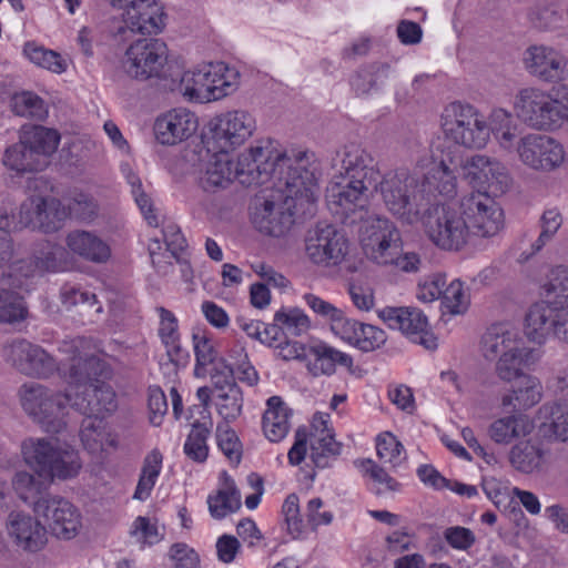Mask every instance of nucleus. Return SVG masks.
I'll use <instances>...</instances> for the list:
<instances>
[{
	"label": "nucleus",
	"instance_id": "obj_1",
	"mask_svg": "<svg viewBox=\"0 0 568 568\" xmlns=\"http://www.w3.org/2000/svg\"><path fill=\"white\" fill-rule=\"evenodd\" d=\"M306 153L298 152L295 163L290 158L280 159L274 171L278 176L266 195L255 200L251 213L255 227L270 236L285 235L294 224V215H312L320 187L314 170L307 168Z\"/></svg>",
	"mask_w": 568,
	"mask_h": 568
},
{
	"label": "nucleus",
	"instance_id": "obj_2",
	"mask_svg": "<svg viewBox=\"0 0 568 568\" xmlns=\"http://www.w3.org/2000/svg\"><path fill=\"white\" fill-rule=\"evenodd\" d=\"M59 351L65 354L69 368L63 377L72 390L71 408L85 417L104 418L118 408L116 395L101 378L109 375L106 363L91 352L83 337L63 341Z\"/></svg>",
	"mask_w": 568,
	"mask_h": 568
},
{
	"label": "nucleus",
	"instance_id": "obj_3",
	"mask_svg": "<svg viewBox=\"0 0 568 568\" xmlns=\"http://www.w3.org/2000/svg\"><path fill=\"white\" fill-rule=\"evenodd\" d=\"M359 242L367 260L378 266H390L404 273H417L422 267L420 255L403 252L400 230L384 215L369 216L363 221Z\"/></svg>",
	"mask_w": 568,
	"mask_h": 568
},
{
	"label": "nucleus",
	"instance_id": "obj_4",
	"mask_svg": "<svg viewBox=\"0 0 568 568\" xmlns=\"http://www.w3.org/2000/svg\"><path fill=\"white\" fill-rule=\"evenodd\" d=\"M481 355L495 361V373L504 382H513L520 369L535 365L540 353L526 345L519 332L508 324H494L487 328L480 341Z\"/></svg>",
	"mask_w": 568,
	"mask_h": 568
},
{
	"label": "nucleus",
	"instance_id": "obj_5",
	"mask_svg": "<svg viewBox=\"0 0 568 568\" xmlns=\"http://www.w3.org/2000/svg\"><path fill=\"white\" fill-rule=\"evenodd\" d=\"M373 187L393 217L406 225L419 223L427 203L416 172L407 169L388 171Z\"/></svg>",
	"mask_w": 568,
	"mask_h": 568
},
{
	"label": "nucleus",
	"instance_id": "obj_6",
	"mask_svg": "<svg viewBox=\"0 0 568 568\" xmlns=\"http://www.w3.org/2000/svg\"><path fill=\"white\" fill-rule=\"evenodd\" d=\"M517 119L535 130L551 131L568 122V84L549 91L538 87L520 89L514 99Z\"/></svg>",
	"mask_w": 568,
	"mask_h": 568
},
{
	"label": "nucleus",
	"instance_id": "obj_7",
	"mask_svg": "<svg viewBox=\"0 0 568 568\" xmlns=\"http://www.w3.org/2000/svg\"><path fill=\"white\" fill-rule=\"evenodd\" d=\"M24 463L38 475L53 484L75 478L82 469L79 452L69 444L47 438H28L22 442Z\"/></svg>",
	"mask_w": 568,
	"mask_h": 568
},
{
	"label": "nucleus",
	"instance_id": "obj_8",
	"mask_svg": "<svg viewBox=\"0 0 568 568\" xmlns=\"http://www.w3.org/2000/svg\"><path fill=\"white\" fill-rule=\"evenodd\" d=\"M23 412L45 433L59 434L67 428L72 390H55L48 386L28 382L18 389Z\"/></svg>",
	"mask_w": 568,
	"mask_h": 568
},
{
	"label": "nucleus",
	"instance_id": "obj_9",
	"mask_svg": "<svg viewBox=\"0 0 568 568\" xmlns=\"http://www.w3.org/2000/svg\"><path fill=\"white\" fill-rule=\"evenodd\" d=\"M464 220L465 216L456 202L425 207L419 222L426 236L436 247L458 252L469 242L468 229Z\"/></svg>",
	"mask_w": 568,
	"mask_h": 568
},
{
	"label": "nucleus",
	"instance_id": "obj_10",
	"mask_svg": "<svg viewBox=\"0 0 568 568\" xmlns=\"http://www.w3.org/2000/svg\"><path fill=\"white\" fill-rule=\"evenodd\" d=\"M489 122L474 105L462 102L448 104L442 115L445 135L466 149H484L490 140Z\"/></svg>",
	"mask_w": 568,
	"mask_h": 568
},
{
	"label": "nucleus",
	"instance_id": "obj_11",
	"mask_svg": "<svg viewBox=\"0 0 568 568\" xmlns=\"http://www.w3.org/2000/svg\"><path fill=\"white\" fill-rule=\"evenodd\" d=\"M310 442V457L317 468H326L341 454L342 445L335 440L328 419L321 414H315L311 425V433L305 428H298L295 440L287 457L291 465H300L307 453Z\"/></svg>",
	"mask_w": 568,
	"mask_h": 568
},
{
	"label": "nucleus",
	"instance_id": "obj_12",
	"mask_svg": "<svg viewBox=\"0 0 568 568\" xmlns=\"http://www.w3.org/2000/svg\"><path fill=\"white\" fill-rule=\"evenodd\" d=\"M176 62L168 60V48L158 39H141L132 43L125 51L123 69L136 80L158 78L169 83L173 77L171 67Z\"/></svg>",
	"mask_w": 568,
	"mask_h": 568
},
{
	"label": "nucleus",
	"instance_id": "obj_13",
	"mask_svg": "<svg viewBox=\"0 0 568 568\" xmlns=\"http://www.w3.org/2000/svg\"><path fill=\"white\" fill-rule=\"evenodd\" d=\"M470 239L489 240L504 229V212L498 203L484 193H469L458 201Z\"/></svg>",
	"mask_w": 568,
	"mask_h": 568
},
{
	"label": "nucleus",
	"instance_id": "obj_14",
	"mask_svg": "<svg viewBox=\"0 0 568 568\" xmlns=\"http://www.w3.org/2000/svg\"><path fill=\"white\" fill-rule=\"evenodd\" d=\"M67 260L65 250L54 243H41L33 252L31 258L17 261L9 267V286L20 291H29L31 280L47 272L64 270Z\"/></svg>",
	"mask_w": 568,
	"mask_h": 568
},
{
	"label": "nucleus",
	"instance_id": "obj_15",
	"mask_svg": "<svg viewBox=\"0 0 568 568\" xmlns=\"http://www.w3.org/2000/svg\"><path fill=\"white\" fill-rule=\"evenodd\" d=\"M348 252V239L332 224L318 223L306 234L305 255L317 266L336 267L345 261Z\"/></svg>",
	"mask_w": 568,
	"mask_h": 568
},
{
	"label": "nucleus",
	"instance_id": "obj_16",
	"mask_svg": "<svg viewBox=\"0 0 568 568\" xmlns=\"http://www.w3.org/2000/svg\"><path fill=\"white\" fill-rule=\"evenodd\" d=\"M465 180L476 192L498 196L511 185V176L506 165L495 158L476 154L459 164Z\"/></svg>",
	"mask_w": 568,
	"mask_h": 568
},
{
	"label": "nucleus",
	"instance_id": "obj_17",
	"mask_svg": "<svg viewBox=\"0 0 568 568\" xmlns=\"http://www.w3.org/2000/svg\"><path fill=\"white\" fill-rule=\"evenodd\" d=\"M255 129V119L247 111H227L211 120L209 144L212 150L230 153L251 138Z\"/></svg>",
	"mask_w": 568,
	"mask_h": 568
},
{
	"label": "nucleus",
	"instance_id": "obj_18",
	"mask_svg": "<svg viewBox=\"0 0 568 568\" xmlns=\"http://www.w3.org/2000/svg\"><path fill=\"white\" fill-rule=\"evenodd\" d=\"M524 69L534 78L546 83H559L568 77V57L559 48L534 43L523 53Z\"/></svg>",
	"mask_w": 568,
	"mask_h": 568
},
{
	"label": "nucleus",
	"instance_id": "obj_19",
	"mask_svg": "<svg viewBox=\"0 0 568 568\" xmlns=\"http://www.w3.org/2000/svg\"><path fill=\"white\" fill-rule=\"evenodd\" d=\"M518 160L534 171L549 172L565 159L562 145L549 135L527 133L516 145Z\"/></svg>",
	"mask_w": 568,
	"mask_h": 568
},
{
	"label": "nucleus",
	"instance_id": "obj_20",
	"mask_svg": "<svg viewBox=\"0 0 568 568\" xmlns=\"http://www.w3.org/2000/svg\"><path fill=\"white\" fill-rule=\"evenodd\" d=\"M379 317L392 329L400 331L413 343L428 351L437 348V337L429 328L426 315L416 307H385Z\"/></svg>",
	"mask_w": 568,
	"mask_h": 568
},
{
	"label": "nucleus",
	"instance_id": "obj_21",
	"mask_svg": "<svg viewBox=\"0 0 568 568\" xmlns=\"http://www.w3.org/2000/svg\"><path fill=\"white\" fill-rule=\"evenodd\" d=\"M63 216L64 211L60 207L59 199L32 195L20 204L16 225L17 230L30 227L50 233L61 227Z\"/></svg>",
	"mask_w": 568,
	"mask_h": 568
},
{
	"label": "nucleus",
	"instance_id": "obj_22",
	"mask_svg": "<svg viewBox=\"0 0 568 568\" xmlns=\"http://www.w3.org/2000/svg\"><path fill=\"white\" fill-rule=\"evenodd\" d=\"M526 328L534 341L554 336L568 343V305L534 304L526 315Z\"/></svg>",
	"mask_w": 568,
	"mask_h": 568
},
{
	"label": "nucleus",
	"instance_id": "obj_23",
	"mask_svg": "<svg viewBox=\"0 0 568 568\" xmlns=\"http://www.w3.org/2000/svg\"><path fill=\"white\" fill-rule=\"evenodd\" d=\"M36 514L42 516L52 530V534L64 540L74 538L81 528V515L69 500L48 495L36 506Z\"/></svg>",
	"mask_w": 568,
	"mask_h": 568
},
{
	"label": "nucleus",
	"instance_id": "obj_24",
	"mask_svg": "<svg viewBox=\"0 0 568 568\" xmlns=\"http://www.w3.org/2000/svg\"><path fill=\"white\" fill-rule=\"evenodd\" d=\"M4 526L11 542L24 552H39L48 544L45 526L30 514L11 511L6 519Z\"/></svg>",
	"mask_w": 568,
	"mask_h": 568
},
{
	"label": "nucleus",
	"instance_id": "obj_25",
	"mask_svg": "<svg viewBox=\"0 0 568 568\" xmlns=\"http://www.w3.org/2000/svg\"><path fill=\"white\" fill-rule=\"evenodd\" d=\"M371 187L373 186L352 183L343 178L341 181H333L326 190L327 206L341 220L349 219L366 209Z\"/></svg>",
	"mask_w": 568,
	"mask_h": 568
},
{
	"label": "nucleus",
	"instance_id": "obj_26",
	"mask_svg": "<svg viewBox=\"0 0 568 568\" xmlns=\"http://www.w3.org/2000/svg\"><path fill=\"white\" fill-rule=\"evenodd\" d=\"M199 126L197 116L185 108H174L154 122V135L163 145H175L192 136Z\"/></svg>",
	"mask_w": 568,
	"mask_h": 568
},
{
	"label": "nucleus",
	"instance_id": "obj_27",
	"mask_svg": "<svg viewBox=\"0 0 568 568\" xmlns=\"http://www.w3.org/2000/svg\"><path fill=\"white\" fill-rule=\"evenodd\" d=\"M171 71H173V77L169 83H163L164 89L172 92H179L190 101H211V77L209 75V63L190 71H183L176 63V65L171 67Z\"/></svg>",
	"mask_w": 568,
	"mask_h": 568
},
{
	"label": "nucleus",
	"instance_id": "obj_28",
	"mask_svg": "<svg viewBox=\"0 0 568 568\" xmlns=\"http://www.w3.org/2000/svg\"><path fill=\"white\" fill-rule=\"evenodd\" d=\"M341 162L344 171L343 180L373 186L381 178L374 158L359 144L345 145Z\"/></svg>",
	"mask_w": 568,
	"mask_h": 568
},
{
	"label": "nucleus",
	"instance_id": "obj_29",
	"mask_svg": "<svg viewBox=\"0 0 568 568\" xmlns=\"http://www.w3.org/2000/svg\"><path fill=\"white\" fill-rule=\"evenodd\" d=\"M337 365L352 371L353 358L323 342L308 345L306 368L313 377L331 376L335 374Z\"/></svg>",
	"mask_w": 568,
	"mask_h": 568
},
{
	"label": "nucleus",
	"instance_id": "obj_30",
	"mask_svg": "<svg viewBox=\"0 0 568 568\" xmlns=\"http://www.w3.org/2000/svg\"><path fill=\"white\" fill-rule=\"evenodd\" d=\"M124 24L135 33L158 34L164 28L163 8L155 1H139L136 6L126 9Z\"/></svg>",
	"mask_w": 568,
	"mask_h": 568
},
{
	"label": "nucleus",
	"instance_id": "obj_31",
	"mask_svg": "<svg viewBox=\"0 0 568 568\" xmlns=\"http://www.w3.org/2000/svg\"><path fill=\"white\" fill-rule=\"evenodd\" d=\"M214 152L200 176V183L205 191L226 187L236 175L243 174L239 164L233 162L229 152L219 150H214Z\"/></svg>",
	"mask_w": 568,
	"mask_h": 568
},
{
	"label": "nucleus",
	"instance_id": "obj_32",
	"mask_svg": "<svg viewBox=\"0 0 568 568\" xmlns=\"http://www.w3.org/2000/svg\"><path fill=\"white\" fill-rule=\"evenodd\" d=\"M458 163H455L453 159L440 160L438 163H434L432 169L420 178V186L425 190V193H438L444 196H455L457 193V176L455 171Z\"/></svg>",
	"mask_w": 568,
	"mask_h": 568
},
{
	"label": "nucleus",
	"instance_id": "obj_33",
	"mask_svg": "<svg viewBox=\"0 0 568 568\" xmlns=\"http://www.w3.org/2000/svg\"><path fill=\"white\" fill-rule=\"evenodd\" d=\"M80 439L90 454H99L108 448H116L119 445L116 435L103 418L85 417L81 424Z\"/></svg>",
	"mask_w": 568,
	"mask_h": 568
},
{
	"label": "nucleus",
	"instance_id": "obj_34",
	"mask_svg": "<svg viewBox=\"0 0 568 568\" xmlns=\"http://www.w3.org/2000/svg\"><path fill=\"white\" fill-rule=\"evenodd\" d=\"M65 243L71 252L94 263H104L111 255L109 245L98 235L88 231L70 232Z\"/></svg>",
	"mask_w": 568,
	"mask_h": 568
},
{
	"label": "nucleus",
	"instance_id": "obj_35",
	"mask_svg": "<svg viewBox=\"0 0 568 568\" xmlns=\"http://www.w3.org/2000/svg\"><path fill=\"white\" fill-rule=\"evenodd\" d=\"M514 381L517 383L511 389V394L501 398L503 406L514 405L518 409H527L541 400L542 384L538 377L525 374L524 369H520V374Z\"/></svg>",
	"mask_w": 568,
	"mask_h": 568
},
{
	"label": "nucleus",
	"instance_id": "obj_36",
	"mask_svg": "<svg viewBox=\"0 0 568 568\" xmlns=\"http://www.w3.org/2000/svg\"><path fill=\"white\" fill-rule=\"evenodd\" d=\"M534 423L523 415H510L494 420L488 427L489 438L500 445H508L515 439L530 435Z\"/></svg>",
	"mask_w": 568,
	"mask_h": 568
},
{
	"label": "nucleus",
	"instance_id": "obj_37",
	"mask_svg": "<svg viewBox=\"0 0 568 568\" xmlns=\"http://www.w3.org/2000/svg\"><path fill=\"white\" fill-rule=\"evenodd\" d=\"M266 405L262 420L263 432L270 442H281L290 430L292 412L278 396L268 398Z\"/></svg>",
	"mask_w": 568,
	"mask_h": 568
},
{
	"label": "nucleus",
	"instance_id": "obj_38",
	"mask_svg": "<svg viewBox=\"0 0 568 568\" xmlns=\"http://www.w3.org/2000/svg\"><path fill=\"white\" fill-rule=\"evenodd\" d=\"M21 138L27 143L34 156L45 169L50 162L51 155L57 151L60 135L55 130L44 126H31L24 129Z\"/></svg>",
	"mask_w": 568,
	"mask_h": 568
},
{
	"label": "nucleus",
	"instance_id": "obj_39",
	"mask_svg": "<svg viewBox=\"0 0 568 568\" xmlns=\"http://www.w3.org/2000/svg\"><path fill=\"white\" fill-rule=\"evenodd\" d=\"M490 135L493 134L499 148L504 151L516 152L519 136L518 125L510 112L505 109H495L489 115Z\"/></svg>",
	"mask_w": 568,
	"mask_h": 568
},
{
	"label": "nucleus",
	"instance_id": "obj_40",
	"mask_svg": "<svg viewBox=\"0 0 568 568\" xmlns=\"http://www.w3.org/2000/svg\"><path fill=\"white\" fill-rule=\"evenodd\" d=\"M1 162L6 169L18 175L42 171L44 169L37 156L33 155L28 144L23 143L21 136L19 142L4 150Z\"/></svg>",
	"mask_w": 568,
	"mask_h": 568
},
{
	"label": "nucleus",
	"instance_id": "obj_41",
	"mask_svg": "<svg viewBox=\"0 0 568 568\" xmlns=\"http://www.w3.org/2000/svg\"><path fill=\"white\" fill-rule=\"evenodd\" d=\"M51 485L48 478L38 476L36 473L33 475L28 471H18L12 479L13 489L20 499L32 506L34 513L37 504L48 496L44 493Z\"/></svg>",
	"mask_w": 568,
	"mask_h": 568
},
{
	"label": "nucleus",
	"instance_id": "obj_42",
	"mask_svg": "<svg viewBox=\"0 0 568 568\" xmlns=\"http://www.w3.org/2000/svg\"><path fill=\"white\" fill-rule=\"evenodd\" d=\"M538 413L548 433L558 440H568V400L546 403Z\"/></svg>",
	"mask_w": 568,
	"mask_h": 568
},
{
	"label": "nucleus",
	"instance_id": "obj_43",
	"mask_svg": "<svg viewBox=\"0 0 568 568\" xmlns=\"http://www.w3.org/2000/svg\"><path fill=\"white\" fill-rule=\"evenodd\" d=\"M209 75L211 77V101L230 95L239 88V71L224 62L209 63Z\"/></svg>",
	"mask_w": 568,
	"mask_h": 568
},
{
	"label": "nucleus",
	"instance_id": "obj_44",
	"mask_svg": "<svg viewBox=\"0 0 568 568\" xmlns=\"http://www.w3.org/2000/svg\"><path fill=\"white\" fill-rule=\"evenodd\" d=\"M210 514L213 518L222 519L241 507V495L235 483L225 475L222 488L207 498Z\"/></svg>",
	"mask_w": 568,
	"mask_h": 568
},
{
	"label": "nucleus",
	"instance_id": "obj_45",
	"mask_svg": "<svg viewBox=\"0 0 568 568\" xmlns=\"http://www.w3.org/2000/svg\"><path fill=\"white\" fill-rule=\"evenodd\" d=\"M562 223V214L557 207L546 209L539 219V236L531 244L528 253L524 252L520 254L519 261H528L531 256L540 252L555 237Z\"/></svg>",
	"mask_w": 568,
	"mask_h": 568
},
{
	"label": "nucleus",
	"instance_id": "obj_46",
	"mask_svg": "<svg viewBox=\"0 0 568 568\" xmlns=\"http://www.w3.org/2000/svg\"><path fill=\"white\" fill-rule=\"evenodd\" d=\"M389 71V64L384 62L363 67L353 75L351 85L357 95H366L388 79Z\"/></svg>",
	"mask_w": 568,
	"mask_h": 568
},
{
	"label": "nucleus",
	"instance_id": "obj_47",
	"mask_svg": "<svg viewBox=\"0 0 568 568\" xmlns=\"http://www.w3.org/2000/svg\"><path fill=\"white\" fill-rule=\"evenodd\" d=\"M544 453L530 440L519 442L509 453V462L514 468L524 474H531L541 466Z\"/></svg>",
	"mask_w": 568,
	"mask_h": 568
},
{
	"label": "nucleus",
	"instance_id": "obj_48",
	"mask_svg": "<svg viewBox=\"0 0 568 568\" xmlns=\"http://www.w3.org/2000/svg\"><path fill=\"white\" fill-rule=\"evenodd\" d=\"M162 462L163 456L158 449L145 456L133 498L145 500L150 496L161 473Z\"/></svg>",
	"mask_w": 568,
	"mask_h": 568
},
{
	"label": "nucleus",
	"instance_id": "obj_49",
	"mask_svg": "<svg viewBox=\"0 0 568 568\" xmlns=\"http://www.w3.org/2000/svg\"><path fill=\"white\" fill-rule=\"evenodd\" d=\"M217 414L223 418L222 424H230L236 420L243 410V393L236 383L229 384V387L221 389L215 395Z\"/></svg>",
	"mask_w": 568,
	"mask_h": 568
},
{
	"label": "nucleus",
	"instance_id": "obj_50",
	"mask_svg": "<svg viewBox=\"0 0 568 568\" xmlns=\"http://www.w3.org/2000/svg\"><path fill=\"white\" fill-rule=\"evenodd\" d=\"M23 54L33 64L47 69L53 73L61 74L67 71V60L61 57L57 51L29 41L23 47Z\"/></svg>",
	"mask_w": 568,
	"mask_h": 568
},
{
	"label": "nucleus",
	"instance_id": "obj_51",
	"mask_svg": "<svg viewBox=\"0 0 568 568\" xmlns=\"http://www.w3.org/2000/svg\"><path fill=\"white\" fill-rule=\"evenodd\" d=\"M27 365L22 375L37 379H48L59 371L57 359L37 344L31 349Z\"/></svg>",
	"mask_w": 568,
	"mask_h": 568
},
{
	"label": "nucleus",
	"instance_id": "obj_52",
	"mask_svg": "<svg viewBox=\"0 0 568 568\" xmlns=\"http://www.w3.org/2000/svg\"><path fill=\"white\" fill-rule=\"evenodd\" d=\"M211 420L203 423L195 422L192 425V429L184 444V453L190 459L196 463H203L206 460L209 455L206 440L211 433Z\"/></svg>",
	"mask_w": 568,
	"mask_h": 568
},
{
	"label": "nucleus",
	"instance_id": "obj_53",
	"mask_svg": "<svg viewBox=\"0 0 568 568\" xmlns=\"http://www.w3.org/2000/svg\"><path fill=\"white\" fill-rule=\"evenodd\" d=\"M282 332L293 336H300L306 333L311 327L310 317L303 310L297 307L281 308L274 314V324Z\"/></svg>",
	"mask_w": 568,
	"mask_h": 568
},
{
	"label": "nucleus",
	"instance_id": "obj_54",
	"mask_svg": "<svg viewBox=\"0 0 568 568\" xmlns=\"http://www.w3.org/2000/svg\"><path fill=\"white\" fill-rule=\"evenodd\" d=\"M271 154L272 151L267 146H252L248 152L240 155L237 164L243 174L261 178L263 173L267 174L268 169L273 166L270 164Z\"/></svg>",
	"mask_w": 568,
	"mask_h": 568
},
{
	"label": "nucleus",
	"instance_id": "obj_55",
	"mask_svg": "<svg viewBox=\"0 0 568 568\" xmlns=\"http://www.w3.org/2000/svg\"><path fill=\"white\" fill-rule=\"evenodd\" d=\"M545 292L546 300L538 304L554 307L568 305V267L559 266L551 271Z\"/></svg>",
	"mask_w": 568,
	"mask_h": 568
},
{
	"label": "nucleus",
	"instance_id": "obj_56",
	"mask_svg": "<svg viewBox=\"0 0 568 568\" xmlns=\"http://www.w3.org/2000/svg\"><path fill=\"white\" fill-rule=\"evenodd\" d=\"M27 305L18 292L7 288L0 290V323H20L27 318Z\"/></svg>",
	"mask_w": 568,
	"mask_h": 568
},
{
	"label": "nucleus",
	"instance_id": "obj_57",
	"mask_svg": "<svg viewBox=\"0 0 568 568\" xmlns=\"http://www.w3.org/2000/svg\"><path fill=\"white\" fill-rule=\"evenodd\" d=\"M60 207L64 211L63 221L68 217L87 222L93 220L98 214V205L95 201L88 194L74 193L65 199L60 200Z\"/></svg>",
	"mask_w": 568,
	"mask_h": 568
},
{
	"label": "nucleus",
	"instance_id": "obj_58",
	"mask_svg": "<svg viewBox=\"0 0 568 568\" xmlns=\"http://www.w3.org/2000/svg\"><path fill=\"white\" fill-rule=\"evenodd\" d=\"M193 348L195 354L194 375L203 377L206 375V367L216 364L217 351L214 341L204 332L194 333Z\"/></svg>",
	"mask_w": 568,
	"mask_h": 568
},
{
	"label": "nucleus",
	"instance_id": "obj_59",
	"mask_svg": "<svg viewBox=\"0 0 568 568\" xmlns=\"http://www.w3.org/2000/svg\"><path fill=\"white\" fill-rule=\"evenodd\" d=\"M12 110L19 116L33 120H44L48 110L44 101L37 94L24 91L12 98Z\"/></svg>",
	"mask_w": 568,
	"mask_h": 568
},
{
	"label": "nucleus",
	"instance_id": "obj_60",
	"mask_svg": "<svg viewBox=\"0 0 568 568\" xmlns=\"http://www.w3.org/2000/svg\"><path fill=\"white\" fill-rule=\"evenodd\" d=\"M33 346L34 344L28 339L13 338L2 345L1 356L9 366L22 374L24 366H28L27 363Z\"/></svg>",
	"mask_w": 568,
	"mask_h": 568
},
{
	"label": "nucleus",
	"instance_id": "obj_61",
	"mask_svg": "<svg viewBox=\"0 0 568 568\" xmlns=\"http://www.w3.org/2000/svg\"><path fill=\"white\" fill-rule=\"evenodd\" d=\"M235 323L248 337L263 344L274 346L275 342L280 341V328L276 325H266L261 321L250 320L245 316L236 317Z\"/></svg>",
	"mask_w": 568,
	"mask_h": 568
},
{
	"label": "nucleus",
	"instance_id": "obj_62",
	"mask_svg": "<svg viewBox=\"0 0 568 568\" xmlns=\"http://www.w3.org/2000/svg\"><path fill=\"white\" fill-rule=\"evenodd\" d=\"M468 305L469 296L459 280H454L449 285H445L442 295V308L444 313L459 315L467 311Z\"/></svg>",
	"mask_w": 568,
	"mask_h": 568
},
{
	"label": "nucleus",
	"instance_id": "obj_63",
	"mask_svg": "<svg viewBox=\"0 0 568 568\" xmlns=\"http://www.w3.org/2000/svg\"><path fill=\"white\" fill-rule=\"evenodd\" d=\"M282 515L287 532L293 538L300 537L306 528V520L301 514L300 499L296 494H290L285 498L282 506Z\"/></svg>",
	"mask_w": 568,
	"mask_h": 568
},
{
	"label": "nucleus",
	"instance_id": "obj_64",
	"mask_svg": "<svg viewBox=\"0 0 568 568\" xmlns=\"http://www.w3.org/2000/svg\"><path fill=\"white\" fill-rule=\"evenodd\" d=\"M530 23L544 31L556 29L562 21V16L555 4L538 3L528 13Z\"/></svg>",
	"mask_w": 568,
	"mask_h": 568
}]
</instances>
